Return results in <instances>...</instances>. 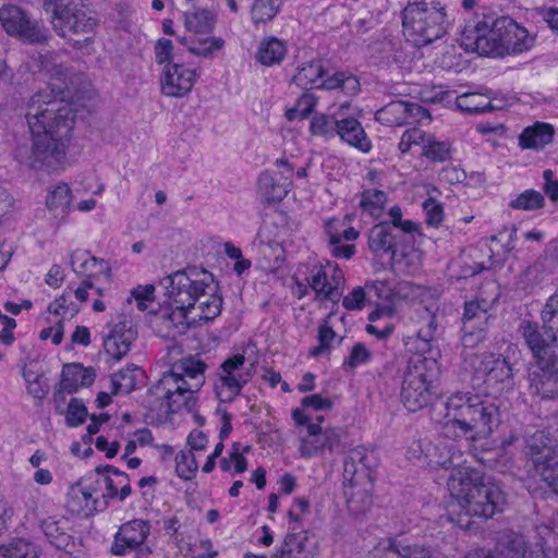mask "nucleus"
Wrapping results in <instances>:
<instances>
[{"label":"nucleus","instance_id":"8","mask_svg":"<svg viewBox=\"0 0 558 558\" xmlns=\"http://www.w3.org/2000/svg\"><path fill=\"white\" fill-rule=\"evenodd\" d=\"M213 275L204 268L192 266L168 275L161 281L171 304L193 307L211 289Z\"/></svg>","mask_w":558,"mask_h":558},{"label":"nucleus","instance_id":"3","mask_svg":"<svg viewBox=\"0 0 558 558\" xmlns=\"http://www.w3.org/2000/svg\"><path fill=\"white\" fill-rule=\"evenodd\" d=\"M448 488L461 509L457 519L451 520L464 530H472V517L487 520L501 512L506 505V494L501 487L494 482H484L480 473L471 468L451 473Z\"/></svg>","mask_w":558,"mask_h":558},{"label":"nucleus","instance_id":"19","mask_svg":"<svg viewBox=\"0 0 558 558\" xmlns=\"http://www.w3.org/2000/svg\"><path fill=\"white\" fill-rule=\"evenodd\" d=\"M376 466L374 452L365 447H356L350 450L344 461V478L351 487L362 484L365 480L371 482L372 470Z\"/></svg>","mask_w":558,"mask_h":558},{"label":"nucleus","instance_id":"56","mask_svg":"<svg viewBox=\"0 0 558 558\" xmlns=\"http://www.w3.org/2000/svg\"><path fill=\"white\" fill-rule=\"evenodd\" d=\"M86 416L87 408L85 404L76 398L71 399L65 417L66 424L72 427L80 426L85 422Z\"/></svg>","mask_w":558,"mask_h":558},{"label":"nucleus","instance_id":"12","mask_svg":"<svg viewBox=\"0 0 558 558\" xmlns=\"http://www.w3.org/2000/svg\"><path fill=\"white\" fill-rule=\"evenodd\" d=\"M292 81L306 90L311 88H340L348 94H355L360 87L357 78L353 75H348L344 72L329 74L322 60L310 61L299 66Z\"/></svg>","mask_w":558,"mask_h":558},{"label":"nucleus","instance_id":"38","mask_svg":"<svg viewBox=\"0 0 558 558\" xmlns=\"http://www.w3.org/2000/svg\"><path fill=\"white\" fill-rule=\"evenodd\" d=\"M375 119L385 125L407 124V101H391L375 113Z\"/></svg>","mask_w":558,"mask_h":558},{"label":"nucleus","instance_id":"41","mask_svg":"<svg viewBox=\"0 0 558 558\" xmlns=\"http://www.w3.org/2000/svg\"><path fill=\"white\" fill-rule=\"evenodd\" d=\"M328 278L329 274L327 271L326 265H323L322 263H315L308 270L306 281L308 286L315 291L318 298L329 300Z\"/></svg>","mask_w":558,"mask_h":558},{"label":"nucleus","instance_id":"7","mask_svg":"<svg viewBox=\"0 0 558 558\" xmlns=\"http://www.w3.org/2000/svg\"><path fill=\"white\" fill-rule=\"evenodd\" d=\"M440 368L433 356L413 354L407 366L401 386V401L410 412L427 407L436 396V381Z\"/></svg>","mask_w":558,"mask_h":558},{"label":"nucleus","instance_id":"1","mask_svg":"<svg viewBox=\"0 0 558 558\" xmlns=\"http://www.w3.org/2000/svg\"><path fill=\"white\" fill-rule=\"evenodd\" d=\"M49 72L60 84L49 83L29 98L25 118L32 135V147L29 153L17 149L16 157L21 163L34 170L53 172L64 163L74 113L64 100L71 94L66 83L70 70L61 64H52Z\"/></svg>","mask_w":558,"mask_h":558},{"label":"nucleus","instance_id":"9","mask_svg":"<svg viewBox=\"0 0 558 558\" xmlns=\"http://www.w3.org/2000/svg\"><path fill=\"white\" fill-rule=\"evenodd\" d=\"M53 5L52 27L61 37L72 39V35L94 32L97 19L85 0H46Z\"/></svg>","mask_w":558,"mask_h":558},{"label":"nucleus","instance_id":"37","mask_svg":"<svg viewBox=\"0 0 558 558\" xmlns=\"http://www.w3.org/2000/svg\"><path fill=\"white\" fill-rule=\"evenodd\" d=\"M48 208L54 213L56 217L63 218L71 206L72 193L66 183H60L48 192L46 199Z\"/></svg>","mask_w":558,"mask_h":558},{"label":"nucleus","instance_id":"46","mask_svg":"<svg viewBox=\"0 0 558 558\" xmlns=\"http://www.w3.org/2000/svg\"><path fill=\"white\" fill-rule=\"evenodd\" d=\"M339 114L317 113L311 120L310 131L315 136L332 137L336 135Z\"/></svg>","mask_w":558,"mask_h":558},{"label":"nucleus","instance_id":"35","mask_svg":"<svg viewBox=\"0 0 558 558\" xmlns=\"http://www.w3.org/2000/svg\"><path fill=\"white\" fill-rule=\"evenodd\" d=\"M453 448L442 440H438L429 454V465L433 468L452 469V473L463 469L461 466V456L452 450Z\"/></svg>","mask_w":558,"mask_h":558},{"label":"nucleus","instance_id":"29","mask_svg":"<svg viewBox=\"0 0 558 558\" xmlns=\"http://www.w3.org/2000/svg\"><path fill=\"white\" fill-rule=\"evenodd\" d=\"M216 24V14L206 9H195L184 13V25L187 32L196 37H209Z\"/></svg>","mask_w":558,"mask_h":558},{"label":"nucleus","instance_id":"31","mask_svg":"<svg viewBox=\"0 0 558 558\" xmlns=\"http://www.w3.org/2000/svg\"><path fill=\"white\" fill-rule=\"evenodd\" d=\"M173 305L174 308L161 315L162 325L169 332H172V336L185 335L195 320V316H190L194 308L181 306V304Z\"/></svg>","mask_w":558,"mask_h":558},{"label":"nucleus","instance_id":"57","mask_svg":"<svg viewBox=\"0 0 558 558\" xmlns=\"http://www.w3.org/2000/svg\"><path fill=\"white\" fill-rule=\"evenodd\" d=\"M423 209L426 215V223L432 227H438L444 219L442 205L430 196L423 203Z\"/></svg>","mask_w":558,"mask_h":558},{"label":"nucleus","instance_id":"27","mask_svg":"<svg viewBox=\"0 0 558 558\" xmlns=\"http://www.w3.org/2000/svg\"><path fill=\"white\" fill-rule=\"evenodd\" d=\"M174 373L187 379L189 386L197 392L205 384L207 364L197 355L183 357L173 364Z\"/></svg>","mask_w":558,"mask_h":558},{"label":"nucleus","instance_id":"34","mask_svg":"<svg viewBox=\"0 0 558 558\" xmlns=\"http://www.w3.org/2000/svg\"><path fill=\"white\" fill-rule=\"evenodd\" d=\"M143 371L136 365H128L125 368L114 373L111 376V393L128 395L133 391L137 385L138 377Z\"/></svg>","mask_w":558,"mask_h":558},{"label":"nucleus","instance_id":"20","mask_svg":"<svg viewBox=\"0 0 558 558\" xmlns=\"http://www.w3.org/2000/svg\"><path fill=\"white\" fill-rule=\"evenodd\" d=\"M137 337V330L132 320L124 319L114 324L104 340L106 353L114 361H120L131 349Z\"/></svg>","mask_w":558,"mask_h":558},{"label":"nucleus","instance_id":"30","mask_svg":"<svg viewBox=\"0 0 558 558\" xmlns=\"http://www.w3.org/2000/svg\"><path fill=\"white\" fill-rule=\"evenodd\" d=\"M178 41L185 46L192 54L206 59L211 58L225 46V40L220 37H196L194 34L189 37H178Z\"/></svg>","mask_w":558,"mask_h":558},{"label":"nucleus","instance_id":"61","mask_svg":"<svg viewBox=\"0 0 558 558\" xmlns=\"http://www.w3.org/2000/svg\"><path fill=\"white\" fill-rule=\"evenodd\" d=\"M486 338V326H476L466 330L462 326L461 342L464 348H474Z\"/></svg>","mask_w":558,"mask_h":558},{"label":"nucleus","instance_id":"5","mask_svg":"<svg viewBox=\"0 0 558 558\" xmlns=\"http://www.w3.org/2000/svg\"><path fill=\"white\" fill-rule=\"evenodd\" d=\"M522 335L536 362V368L529 373L530 393L553 399L558 396V340L542 333L531 322L524 323Z\"/></svg>","mask_w":558,"mask_h":558},{"label":"nucleus","instance_id":"49","mask_svg":"<svg viewBox=\"0 0 558 558\" xmlns=\"http://www.w3.org/2000/svg\"><path fill=\"white\" fill-rule=\"evenodd\" d=\"M327 271L329 274L328 278V294L329 300L333 303H337L342 294L341 288L344 283V275L343 271L338 267V265L333 262L326 263Z\"/></svg>","mask_w":558,"mask_h":558},{"label":"nucleus","instance_id":"48","mask_svg":"<svg viewBox=\"0 0 558 558\" xmlns=\"http://www.w3.org/2000/svg\"><path fill=\"white\" fill-rule=\"evenodd\" d=\"M545 198L535 190H526L509 203V206L519 210H536L543 208Z\"/></svg>","mask_w":558,"mask_h":558},{"label":"nucleus","instance_id":"24","mask_svg":"<svg viewBox=\"0 0 558 558\" xmlns=\"http://www.w3.org/2000/svg\"><path fill=\"white\" fill-rule=\"evenodd\" d=\"M72 270L84 279H96L100 276L110 277L111 269L105 259L90 256L86 251H76L71 255Z\"/></svg>","mask_w":558,"mask_h":558},{"label":"nucleus","instance_id":"60","mask_svg":"<svg viewBox=\"0 0 558 558\" xmlns=\"http://www.w3.org/2000/svg\"><path fill=\"white\" fill-rule=\"evenodd\" d=\"M345 495L348 507L352 512H363L372 505V497L366 492H359L357 494L345 492Z\"/></svg>","mask_w":558,"mask_h":558},{"label":"nucleus","instance_id":"22","mask_svg":"<svg viewBox=\"0 0 558 558\" xmlns=\"http://www.w3.org/2000/svg\"><path fill=\"white\" fill-rule=\"evenodd\" d=\"M98 489L92 485L83 486L80 482L70 487L65 507L71 514L87 517L97 509Z\"/></svg>","mask_w":558,"mask_h":558},{"label":"nucleus","instance_id":"52","mask_svg":"<svg viewBox=\"0 0 558 558\" xmlns=\"http://www.w3.org/2000/svg\"><path fill=\"white\" fill-rule=\"evenodd\" d=\"M197 471V463L191 451H180L175 456V472L183 480H191Z\"/></svg>","mask_w":558,"mask_h":558},{"label":"nucleus","instance_id":"4","mask_svg":"<svg viewBox=\"0 0 558 558\" xmlns=\"http://www.w3.org/2000/svg\"><path fill=\"white\" fill-rule=\"evenodd\" d=\"M447 437L477 439L490 436L500 424L499 407L472 391H457L446 401Z\"/></svg>","mask_w":558,"mask_h":558},{"label":"nucleus","instance_id":"16","mask_svg":"<svg viewBox=\"0 0 558 558\" xmlns=\"http://www.w3.org/2000/svg\"><path fill=\"white\" fill-rule=\"evenodd\" d=\"M150 534V525L147 521L135 519L122 524L114 535L111 545V554L123 556L134 551L137 555H149L150 547L145 543Z\"/></svg>","mask_w":558,"mask_h":558},{"label":"nucleus","instance_id":"43","mask_svg":"<svg viewBox=\"0 0 558 558\" xmlns=\"http://www.w3.org/2000/svg\"><path fill=\"white\" fill-rule=\"evenodd\" d=\"M422 155L433 162H444L450 158V145L426 133Z\"/></svg>","mask_w":558,"mask_h":558},{"label":"nucleus","instance_id":"47","mask_svg":"<svg viewBox=\"0 0 558 558\" xmlns=\"http://www.w3.org/2000/svg\"><path fill=\"white\" fill-rule=\"evenodd\" d=\"M489 315L477 301L465 302L463 325L466 330L476 326H486Z\"/></svg>","mask_w":558,"mask_h":558},{"label":"nucleus","instance_id":"39","mask_svg":"<svg viewBox=\"0 0 558 558\" xmlns=\"http://www.w3.org/2000/svg\"><path fill=\"white\" fill-rule=\"evenodd\" d=\"M543 326L539 327L542 333L551 335L558 340V289L551 295L541 314Z\"/></svg>","mask_w":558,"mask_h":558},{"label":"nucleus","instance_id":"36","mask_svg":"<svg viewBox=\"0 0 558 558\" xmlns=\"http://www.w3.org/2000/svg\"><path fill=\"white\" fill-rule=\"evenodd\" d=\"M458 109L470 114L485 113L500 109L501 105H495L492 100L483 99V95L478 93H465L456 99Z\"/></svg>","mask_w":558,"mask_h":558},{"label":"nucleus","instance_id":"42","mask_svg":"<svg viewBox=\"0 0 558 558\" xmlns=\"http://www.w3.org/2000/svg\"><path fill=\"white\" fill-rule=\"evenodd\" d=\"M387 202V195L384 191L369 189L363 191L360 199L362 210L374 218H378Z\"/></svg>","mask_w":558,"mask_h":558},{"label":"nucleus","instance_id":"33","mask_svg":"<svg viewBox=\"0 0 558 558\" xmlns=\"http://www.w3.org/2000/svg\"><path fill=\"white\" fill-rule=\"evenodd\" d=\"M287 54L286 44L277 37L264 38L257 49L256 59L267 66L280 64Z\"/></svg>","mask_w":558,"mask_h":558},{"label":"nucleus","instance_id":"11","mask_svg":"<svg viewBox=\"0 0 558 558\" xmlns=\"http://www.w3.org/2000/svg\"><path fill=\"white\" fill-rule=\"evenodd\" d=\"M511 350L514 353V349L508 347L507 355L484 352L475 357V373L492 393L501 395L514 387V362L511 361L509 355Z\"/></svg>","mask_w":558,"mask_h":558},{"label":"nucleus","instance_id":"2","mask_svg":"<svg viewBox=\"0 0 558 558\" xmlns=\"http://www.w3.org/2000/svg\"><path fill=\"white\" fill-rule=\"evenodd\" d=\"M461 47L484 57H505L529 50L533 38L510 16L476 15L461 32Z\"/></svg>","mask_w":558,"mask_h":558},{"label":"nucleus","instance_id":"10","mask_svg":"<svg viewBox=\"0 0 558 558\" xmlns=\"http://www.w3.org/2000/svg\"><path fill=\"white\" fill-rule=\"evenodd\" d=\"M195 393L187 379L172 369L165 373L149 389V395L159 401L158 410L165 413H178L182 409L193 411L196 405Z\"/></svg>","mask_w":558,"mask_h":558},{"label":"nucleus","instance_id":"17","mask_svg":"<svg viewBox=\"0 0 558 558\" xmlns=\"http://www.w3.org/2000/svg\"><path fill=\"white\" fill-rule=\"evenodd\" d=\"M405 235L395 231L388 222L375 225L368 233V247L373 254L378 257L389 255V259L393 262L397 254L404 255L402 244L408 242Z\"/></svg>","mask_w":558,"mask_h":558},{"label":"nucleus","instance_id":"59","mask_svg":"<svg viewBox=\"0 0 558 558\" xmlns=\"http://www.w3.org/2000/svg\"><path fill=\"white\" fill-rule=\"evenodd\" d=\"M366 301V292L363 287H355L342 300V306L348 311H361Z\"/></svg>","mask_w":558,"mask_h":558},{"label":"nucleus","instance_id":"44","mask_svg":"<svg viewBox=\"0 0 558 558\" xmlns=\"http://www.w3.org/2000/svg\"><path fill=\"white\" fill-rule=\"evenodd\" d=\"M384 558H433V556L428 549L422 546L393 542L387 547Z\"/></svg>","mask_w":558,"mask_h":558},{"label":"nucleus","instance_id":"15","mask_svg":"<svg viewBox=\"0 0 558 558\" xmlns=\"http://www.w3.org/2000/svg\"><path fill=\"white\" fill-rule=\"evenodd\" d=\"M0 22L8 34L19 36L25 43L44 44L49 38V31L16 5L2 7Z\"/></svg>","mask_w":558,"mask_h":558},{"label":"nucleus","instance_id":"25","mask_svg":"<svg viewBox=\"0 0 558 558\" xmlns=\"http://www.w3.org/2000/svg\"><path fill=\"white\" fill-rule=\"evenodd\" d=\"M336 135L363 153H368L372 148V143L361 122L353 117H341L339 114Z\"/></svg>","mask_w":558,"mask_h":558},{"label":"nucleus","instance_id":"58","mask_svg":"<svg viewBox=\"0 0 558 558\" xmlns=\"http://www.w3.org/2000/svg\"><path fill=\"white\" fill-rule=\"evenodd\" d=\"M426 137V132L421 129L413 128L407 130L400 140L399 149L401 153H408L413 145L420 146L423 148V144Z\"/></svg>","mask_w":558,"mask_h":558},{"label":"nucleus","instance_id":"23","mask_svg":"<svg viewBox=\"0 0 558 558\" xmlns=\"http://www.w3.org/2000/svg\"><path fill=\"white\" fill-rule=\"evenodd\" d=\"M96 378L93 367H84L81 363H69L63 366L60 381V390L54 392V398H63V391L74 393L80 388L89 387Z\"/></svg>","mask_w":558,"mask_h":558},{"label":"nucleus","instance_id":"62","mask_svg":"<svg viewBox=\"0 0 558 558\" xmlns=\"http://www.w3.org/2000/svg\"><path fill=\"white\" fill-rule=\"evenodd\" d=\"M534 16L541 17L547 26L558 34V8L537 7L533 9Z\"/></svg>","mask_w":558,"mask_h":558},{"label":"nucleus","instance_id":"53","mask_svg":"<svg viewBox=\"0 0 558 558\" xmlns=\"http://www.w3.org/2000/svg\"><path fill=\"white\" fill-rule=\"evenodd\" d=\"M391 218L390 227L395 228V231L405 235V238H412V234L416 231V225L411 220H402V211L399 206H393L389 210Z\"/></svg>","mask_w":558,"mask_h":558},{"label":"nucleus","instance_id":"55","mask_svg":"<svg viewBox=\"0 0 558 558\" xmlns=\"http://www.w3.org/2000/svg\"><path fill=\"white\" fill-rule=\"evenodd\" d=\"M371 357L372 353L365 344L357 342L352 347L349 356L343 361V367L353 369L359 365L369 362Z\"/></svg>","mask_w":558,"mask_h":558},{"label":"nucleus","instance_id":"21","mask_svg":"<svg viewBox=\"0 0 558 558\" xmlns=\"http://www.w3.org/2000/svg\"><path fill=\"white\" fill-rule=\"evenodd\" d=\"M289 533L283 544L272 558H310L306 550L307 536L305 531L300 530V518L293 511H289Z\"/></svg>","mask_w":558,"mask_h":558},{"label":"nucleus","instance_id":"26","mask_svg":"<svg viewBox=\"0 0 558 558\" xmlns=\"http://www.w3.org/2000/svg\"><path fill=\"white\" fill-rule=\"evenodd\" d=\"M258 192L264 202L279 203L289 193L291 182L289 178L264 171L258 178Z\"/></svg>","mask_w":558,"mask_h":558},{"label":"nucleus","instance_id":"18","mask_svg":"<svg viewBox=\"0 0 558 558\" xmlns=\"http://www.w3.org/2000/svg\"><path fill=\"white\" fill-rule=\"evenodd\" d=\"M196 81V71L179 63L165 65L161 82V93L169 97H182L186 95Z\"/></svg>","mask_w":558,"mask_h":558},{"label":"nucleus","instance_id":"32","mask_svg":"<svg viewBox=\"0 0 558 558\" xmlns=\"http://www.w3.org/2000/svg\"><path fill=\"white\" fill-rule=\"evenodd\" d=\"M554 136V128L547 123L537 122L533 126L524 129L519 136L522 148H541L550 143Z\"/></svg>","mask_w":558,"mask_h":558},{"label":"nucleus","instance_id":"14","mask_svg":"<svg viewBox=\"0 0 558 558\" xmlns=\"http://www.w3.org/2000/svg\"><path fill=\"white\" fill-rule=\"evenodd\" d=\"M558 440L550 429L527 427L524 432V453L532 461L535 472L541 476L558 461Z\"/></svg>","mask_w":558,"mask_h":558},{"label":"nucleus","instance_id":"45","mask_svg":"<svg viewBox=\"0 0 558 558\" xmlns=\"http://www.w3.org/2000/svg\"><path fill=\"white\" fill-rule=\"evenodd\" d=\"M282 0H255L251 15L255 24L266 23L272 20L280 10Z\"/></svg>","mask_w":558,"mask_h":558},{"label":"nucleus","instance_id":"54","mask_svg":"<svg viewBox=\"0 0 558 558\" xmlns=\"http://www.w3.org/2000/svg\"><path fill=\"white\" fill-rule=\"evenodd\" d=\"M492 556L494 558H527L524 541L519 537L513 538L506 545H501L498 548L497 554H492Z\"/></svg>","mask_w":558,"mask_h":558},{"label":"nucleus","instance_id":"63","mask_svg":"<svg viewBox=\"0 0 558 558\" xmlns=\"http://www.w3.org/2000/svg\"><path fill=\"white\" fill-rule=\"evenodd\" d=\"M296 110H299L300 118L308 117L316 106V97L314 94L304 92L296 100Z\"/></svg>","mask_w":558,"mask_h":558},{"label":"nucleus","instance_id":"40","mask_svg":"<svg viewBox=\"0 0 558 558\" xmlns=\"http://www.w3.org/2000/svg\"><path fill=\"white\" fill-rule=\"evenodd\" d=\"M61 521L54 518H47L43 520L40 527L50 542L58 549H64L69 544L71 536L65 532V529L61 526Z\"/></svg>","mask_w":558,"mask_h":558},{"label":"nucleus","instance_id":"51","mask_svg":"<svg viewBox=\"0 0 558 558\" xmlns=\"http://www.w3.org/2000/svg\"><path fill=\"white\" fill-rule=\"evenodd\" d=\"M435 446L436 442H433L428 438H418L413 440L409 446L407 457L409 459L423 461L429 465V454L433 453Z\"/></svg>","mask_w":558,"mask_h":558},{"label":"nucleus","instance_id":"64","mask_svg":"<svg viewBox=\"0 0 558 558\" xmlns=\"http://www.w3.org/2000/svg\"><path fill=\"white\" fill-rule=\"evenodd\" d=\"M173 45L170 39H159L155 46L156 62L162 64L171 63Z\"/></svg>","mask_w":558,"mask_h":558},{"label":"nucleus","instance_id":"28","mask_svg":"<svg viewBox=\"0 0 558 558\" xmlns=\"http://www.w3.org/2000/svg\"><path fill=\"white\" fill-rule=\"evenodd\" d=\"M341 442V429L325 428L320 436L316 439H302L299 448L303 458H312L328 449L330 451L339 448Z\"/></svg>","mask_w":558,"mask_h":558},{"label":"nucleus","instance_id":"50","mask_svg":"<svg viewBox=\"0 0 558 558\" xmlns=\"http://www.w3.org/2000/svg\"><path fill=\"white\" fill-rule=\"evenodd\" d=\"M203 299L205 300L198 301L199 314H197L196 316L201 320L206 322L215 319L221 313L222 298L220 295H217L216 293L209 295L206 293V296H204Z\"/></svg>","mask_w":558,"mask_h":558},{"label":"nucleus","instance_id":"6","mask_svg":"<svg viewBox=\"0 0 558 558\" xmlns=\"http://www.w3.org/2000/svg\"><path fill=\"white\" fill-rule=\"evenodd\" d=\"M449 24L446 0H414L402 11L404 36L417 47L441 38Z\"/></svg>","mask_w":558,"mask_h":558},{"label":"nucleus","instance_id":"13","mask_svg":"<svg viewBox=\"0 0 558 558\" xmlns=\"http://www.w3.org/2000/svg\"><path fill=\"white\" fill-rule=\"evenodd\" d=\"M215 391L221 402H232L250 381L252 372L245 367V356L234 354L226 359L218 368Z\"/></svg>","mask_w":558,"mask_h":558}]
</instances>
